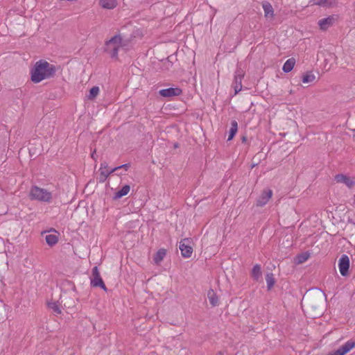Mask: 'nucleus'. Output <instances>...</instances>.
I'll use <instances>...</instances> for the list:
<instances>
[{"label": "nucleus", "instance_id": "1", "mask_svg": "<svg viewBox=\"0 0 355 355\" xmlns=\"http://www.w3.org/2000/svg\"><path fill=\"white\" fill-rule=\"evenodd\" d=\"M56 72L55 65L49 63L44 60L36 62L31 69V80L34 83H38L45 79L53 78Z\"/></svg>", "mask_w": 355, "mask_h": 355}, {"label": "nucleus", "instance_id": "2", "mask_svg": "<svg viewBox=\"0 0 355 355\" xmlns=\"http://www.w3.org/2000/svg\"><path fill=\"white\" fill-rule=\"evenodd\" d=\"M121 44V35H116L105 43L104 51L112 58L118 59V53Z\"/></svg>", "mask_w": 355, "mask_h": 355}, {"label": "nucleus", "instance_id": "3", "mask_svg": "<svg viewBox=\"0 0 355 355\" xmlns=\"http://www.w3.org/2000/svg\"><path fill=\"white\" fill-rule=\"evenodd\" d=\"M29 196L31 200L44 202H50L52 199V193L51 192L37 186H33L31 187Z\"/></svg>", "mask_w": 355, "mask_h": 355}, {"label": "nucleus", "instance_id": "4", "mask_svg": "<svg viewBox=\"0 0 355 355\" xmlns=\"http://www.w3.org/2000/svg\"><path fill=\"white\" fill-rule=\"evenodd\" d=\"M91 286L93 287H100L104 291H107V288L103 281L98 268L94 266L92 271Z\"/></svg>", "mask_w": 355, "mask_h": 355}, {"label": "nucleus", "instance_id": "5", "mask_svg": "<svg viewBox=\"0 0 355 355\" xmlns=\"http://www.w3.org/2000/svg\"><path fill=\"white\" fill-rule=\"evenodd\" d=\"M245 75V72L243 70L238 67L236 68L235 73L234 80L232 83V87L234 89V94H237L242 89V79L243 78Z\"/></svg>", "mask_w": 355, "mask_h": 355}, {"label": "nucleus", "instance_id": "6", "mask_svg": "<svg viewBox=\"0 0 355 355\" xmlns=\"http://www.w3.org/2000/svg\"><path fill=\"white\" fill-rule=\"evenodd\" d=\"M354 347H355V340H349L338 349L329 352L327 355H345Z\"/></svg>", "mask_w": 355, "mask_h": 355}, {"label": "nucleus", "instance_id": "7", "mask_svg": "<svg viewBox=\"0 0 355 355\" xmlns=\"http://www.w3.org/2000/svg\"><path fill=\"white\" fill-rule=\"evenodd\" d=\"M190 243L189 239H184L180 242L179 248L184 258H189L193 253V248L190 245Z\"/></svg>", "mask_w": 355, "mask_h": 355}, {"label": "nucleus", "instance_id": "8", "mask_svg": "<svg viewBox=\"0 0 355 355\" xmlns=\"http://www.w3.org/2000/svg\"><path fill=\"white\" fill-rule=\"evenodd\" d=\"M338 268L341 275L345 277L349 274V258L346 254H343L338 261Z\"/></svg>", "mask_w": 355, "mask_h": 355}, {"label": "nucleus", "instance_id": "9", "mask_svg": "<svg viewBox=\"0 0 355 355\" xmlns=\"http://www.w3.org/2000/svg\"><path fill=\"white\" fill-rule=\"evenodd\" d=\"M272 196V191L269 189H264L260 196L257 198L256 205L263 207L267 204Z\"/></svg>", "mask_w": 355, "mask_h": 355}, {"label": "nucleus", "instance_id": "10", "mask_svg": "<svg viewBox=\"0 0 355 355\" xmlns=\"http://www.w3.org/2000/svg\"><path fill=\"white\" fill-rule=\"evenodd\" d=\"M337 18L338 17L336 15H331L319 20L318 25L320 29L322 31L327 30L329 27L333 26Z\"/></svg>", "mask_w": 355, "mask_h": 355}, {"label": "nucleus", "instance_id": "11", "mask_svg": "<svg viewBox=\"0 0 355 355\" xmlns=\"http://www.w3.org/2000/svg\"><path fill=\"white\" fill-rule=\"evenodd\" d=\"M159 94L163 97H173L180 96L182 91L179 87H170L159 90Z\"/></svg>", "mask_w": 355, "mask_h": 355}, {"label": "nucleus", "instance_id": "12", "mask_svg": "<svg viewBox=\"0 0 355 355\" xmlns=\"http://www.w3.org/2000/svg\"><path fill=\"white\" fill-rule=\"evenodd\" d=\"M334 180L337 183H343L349 188H352L355 184V182L353 179L344 174L336 175Z\"/></svg>", "mask_w": 355, "mask_h": 355}, {"label": "nucleus", "instance_id": "13", "mask_svg": "<svg viewBox=\"0 0 355 355\" xmlns=\"http://www.w3.org/2000/svg\"><path fill=\"white\" fill-rule=\"evenodd\" d=\"M262 7L264 10V15L266 18H272L274 16V10L271 4L268 1H264L262 3Z\"/></svg>", "mask_w": 355, "mask_h": 355}, {"label": "nucleus", "instance_id": "14", "mask_svg": "<svg viewBox=\"0 0 355 355\" xmlns=\"http://www.w3.org/2000/svg\"><path fill=\"white\" fill-rule=\"evenodd\" d=\"M100 6L105 9H113L116 7L117 2L116 0H99Z\"/></svg>", "mask_w": 355, "mask_h": 355}, {"label": "nucleus", "instance_id": "15", "mask_svg": "<svg viewBox=\"0 0 355 355\" xmlns=\"http://www.w3.org/2000/svg\"><path fill=\"white\" fill-rule=\"evenodd\" d=\"M166 255V250L164 248L159 249L156 254L154 255L153 261L157 264L159 265L161 261L164 259V258Z\"/></svg>", "mask_w": 355, "mask_h": 355}, {"label": "nucleus", "instance_id": "16", "mask_svg": "<svg viewBox=\"0 0 355 355\" xmlns=\"http://www.w3.org/2000/svg\"><path fill=\"white\" fill-rule=\"evenodd\" d=\"M295 64V59L293 58L288 59L283 65L282 70L285 73L290 72Z\"/></svg>", "mask_w": 355, "mask_h": 355}, {"label": "nucleus", "instance_id": "17", "mask_svg": "<svg viewBox=\"0 0 355 355\" xmlns=\"http://www.w3.org/2000/svg\"><path fill=\"white\" fill-rule=\"evenodd\" d=\"M207 297L209 298L210 304L213 306L218 305V298L213 289H210L208 291Z\"/></svg>", "mask_w": 355, "mask_h": 355}, {"label": "nucleus", "instance_id": "18", "mask_svg": "<svg viewBox=\"0 0 355 355\" xmlns=\"http://www.w3.org/2000/svg\"><path fill=\"white\" fill-rule=\"evenodd\" d=\"M238 130V123L236 120L231 121V128L229 130V137L227 141L232 140Z\"/></svg>", "mask_w": 355, "mask_h": 355}, {"label": "nucleus", "instance_id": "19", "mask_svg": "<svg viewBox=\"0 0 355 355\" xmlns=\"http://www.w3.org/2000/svg\"><path fill=\"white\" fill-rule=\"evenodd\" d=\"M252 277L255 280H259V279L261 277V266L259 264H256L253 266L252 272H251Z\"/></svg>", "mask_w": 355, "mask_h": 355}, {"label": "nucleus", "instance_id": "20", "mask_svg": "<svg viewBox=\"0 0 355 355\" xmlns=\"http://www.w3.org/2000/svg\"><path fill=\"white\" fill-rule=\"evenodd\" d=\"M130 187L129 185L123 186L119 191L115 193L114 199H119L124 196H126L130 191Z\"/></svg>", "mask_w": 355, "mask_h": 355}, {"label": "nucleus", "instance_id": "21", "mask_svg": "<svg viewBox=\"0 0 355 355\" xmlns=\"http://www.w3.org/2000/svg\"><path fill=\"white\" fill-rule=\"evenodd\" d=\"M46 243L52 247L55 245L58 241V237L55 234H48L45 237Z\"/></svg>", "mask_w": 355, "mask_h": 355}, {"label": "nucleus", "instance_id": "22", "mask_svg": "<svg viewBox=\"0 0 355 355\" xmlns=\"http://www.w3.org/2000/svg\"><path fill=\"white\" fill-rule=\"evenodd\" d=\"M268 290H270L275 283V279L272 273H267L266 275Z\"/></svg>", "mask_w": 355, "mask_h": 355}, {"label": "nucleus", "instance_id": "23", "mask_svg": "<svg viewBox=\"0 0 355 355\" xmlns=\"http://www.w3.org/2000/svg\"><path fill=\"white\" fill-rule=\"evenodd\" d=\"M315 79V75L311 71H309L302 76V81L304 83H309L313 82Z\"/></svg>", "mask_w": 355, "mask_h": 355}, {"label": "nucleus", "instance_id": "24", "mask_svg": "<svg viewBox=\"0 0 355 355\" xmlns=\"http://www.w3.org/2000/svg\"><path fill=\"white\" fill-rule=\"evenodd\" d=\"M314 4L320 6H331L335 0H313Z\"/></svg>", "mask_w": 355, "mask_h": 355}, {"label": "nucleus", "instance_id": "25", "mask_svg": "<svg viewBox=\"0 0 355 355\" xmlns=\"http://www.w3.org/2000/svg\"><path fill=\"white\" fill-rule=\"evenodd\" d=\"M99 93V87H97V86H94L93 87L91 88V89L89 90V94L88 95V98L89 100H93L94 98H95L96 97V96Z\"/></svg>", "mask_w": 355, "mask_h": 355}, {"label": "nucleus", "instance_id": "26", "mask_svg": "<svg viewBox=\"0 0 355 355\" xmlns=\"http://www.w3.org/2000/svg\"><path fill=\"white\" fill-rule=\"evenodd\" d=\"M49 307L53 311V312L56 314L61 313V309L59 306V304L57 302H50L48 304Z\"/></svg>", "mask_w": 355, "mask_h": 355}, {"label": "nucleus", "instance_id": "27", "mask_svg": "<svg viewBox=\"0 0 355 355\" xmlns=\"http://www.w3.org/2000/svg\"><path fill=\"white\" fill-rule=\"evenodd\" d=\"M130 164H124L123 165H121V166H116V167H114V168H112L111 170V172H115V171H117L118 170L121 169V168H123L124 169L125 171H128V168H130Z\"/></svg>", "mask_w": 355, "mask_h": 355}, {"label": "nucleus", "instance_id": "28", "mask_svg": "<svg viewBox=\"0 0 355 355\" xmlns=\"http://www.w3.org/2000/svg\"><path fill=\"white\" fill-rule=\"evenodd\" d=\"M309 257V255L306 254H301L298 256V263H303Z\"/></svg>", "mask_w": 355, "mask_h": 355}, {"label": "nucleus", "instance_id": "29", "mask_svg": "<svg viewBox=\"0 0 355 355\" xmlns=\"http://www.w3.org/2000/svg\"><path fill=\"white\" fill-rule=\"evenodd\" d=\"M100 171H101L100 173L107 178L112 173V172H111V171H107L102 168V167H101Z\"/></svg>", "mask_w": 355, "mask_h": 355}, {"label": "nucleus", "instance_id": "30", "mask_svg": "<svg viewBox=\"0 0 355 355\" xmlns=\"http://www.w3.org/2000/svg\"><path fill=\"white\" fill-rule=\"evenodd\" d=\"M121 44H120V47H123L128 45V41L127 40H123L121 36Z\"/></svg>", "mask_w": 355, "mask_h": 355}, {"label": "nucleus", "instance_id": "31", "mask_svg": "<svg viewBox=\"0 0 355 355\" xmlns=\"http://www.w3.org/2000/svg\"><path fill=\"white\" fill-rule=\"evenodd\" d=\"M107 178L104 177L103 175L100 173L98 181L99 182H104L106 180Z\"/></svg>", "mask_w": 355, "mask_h": 355}, {"label": "nucleus", "instance_id": "32", "mask_svg": "<svg viewBox=\"0 0 355 355\" xmlns=\"http://www.w3.org/2000/svg\"><path fill=\"white\" fill-rule=\"evenodd\" d=\"M101 167H102V168H106L107 167V163L106 162L102 163L101 164Z\"/></svg>", "mask_w": 355, "mask_h": 355}, {"label": "nucleus", "instance_id": "33", "mask_svg": "<svg viewBox=\"0 0 355 355\" xmlns=\"http://www.w3.org/2000/svg\"><path fill=\"white\" fill-rule=\"evenodd\" d=\"M241 140H242V142H243V143L245 142V141H247V137H246V136H243V137H241Z\"/></svg>", "mask_w": 355, "mask_h": 355}, {"label": "nucleus", "instance_id": "34", "mask_svg": "<svg viewBox=\"0 0 355 355\" xmlns=\"http://www.w3.org/2000/svg\"><path fill=\"white\" fill-rule=\"evenodd\" d=\"M95 153H96V150H94V151L91 155L92 158L94 159H96L95 155H94Z\"/></svg>", "mask_w": 355, "mask_h": 355}, {"label": "nucleus", "instance_id": "35", "mask_svg": "<svg viewBox=\"0 0 355 355\" xmlns=\"http://www.w3.org/2000/svg\"><path fill=\"white\" fill-rule=\"evenodd\" d=\"M216 355H223V354L221 352H218Z\"/></svg>", "mask_w": 355, "mask_h": 355}, {"label": "nucleus", "instance_id": "36", "mask_svg": "<svg viewBox=\"0 0 355 355\" xmlns=\"http://www.w3.org/2000/svg\"><path fill=\"white\" fill-rule=\"evenodd\" d=\"M355 225V223H354Z\"/></svg>", "mask_w": 355, "mask_h": 355}]
</instances>
